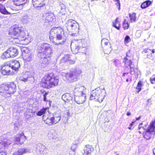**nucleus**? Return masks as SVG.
I'll use <instances>...</instances> for the list:
<instances>
[{"mask_svg": "<svg viewBox=\"0 0 155 155\" xmlns=\"http://www.w3.org/2000/svg\"><path fill=\"white\" fill-rule=\"evenodd\" d=\"M38 56L40 58V62L41 66L47 65L50 62L51 54L53 52L52 46L46 43L39 44L38 46Z\"/></svg>", "mask_w": 155, "mask_h": 155, "instance_id": "obj_1", "label": "nucleus"}, {"mask_svg": "<svg viewBox=\"0 0 155 155\" xmlns=\"http://www.w3.org/2000/svg\"><path fill=\"white\" fill-rule=\"evenodd\" d=\"M49 38L50 41L54 43V39L58 41L55 43L56 45H62L66 40V37L64 35L63 30L60 27H54L50 31Z\"/></svg>", "mask_w": 155, "mask_h": 155, "instance_id": "obj_2", "label": "nucleus"}, {"mask_svg": "<svg viewBox=\"0 0 155 155\" xmlns=\"http://www.w3.org/2000/svg\"><path fill=\"white\" fill-rule=\"evenodd\" d=\"M59 79L53 75V74L50 73L45 75L40 85L44 88L49 89L57 85Z\"/></svg>", "mask_w": 155, "mask_h": 155, "instance_id": "obj_3", "label": "nucleus"}, {"mask_svg": "<svg viewBox=\"0 0 155 155\" xmlns=\"http://www.w3.org/2000/svg\"><path fill=\"white\" fill-rule=\"evenodd\" d=\"M16 84L13 82L9 84H3L0 85V93L3 97H7L11 96L16 92Z\"/></svg>", "mask_w": 155, "mask_h": 155, "instance_id": "obj_4", "label": "nucleus"}, {"mask_svg": "<svg viewBox=\"0 0 155 155\" xmlns=\"http://www.w3.org/2000/svg\"><path fill=\"white\" fill-rule=\"evenodd\" d=\"M86 46V43L84 39L78 40L74 42H72L71 45L72 51L74 54L78 52L85 54L87 50Z\"/></svg>", "mask_w": 155, "mask_h": 155, "instance_id": "obj_5", "label": "nucleus"}, {"mask_svg": "<svg viewBox=\"0 0 155 155\" xmlns=\"http://www.w3.org/2000/svg\"><path fill=\"white\" fill-rule=\"evenodd\" d=\"M9 33L13 35L12 38L14 39H18L20 41L26 40L24 29L18 25L14 26L13 29L10 30Z\"/></svg>", "mask_w": 155, "mask_h": 155, "instance_id": "obj_6", "label": "nucleus"}, {"mask_svg": "<svg viewBox=\"0 0 155 155\" xmlns=\"http://www.w3.org/2000/svg\"><path fill=\"white\" fill-rule=\"evenodd\" d=\"M106 91L104 88H101L98 87L93 90L91 92L90 100L96 99L99 102H102L105 97Z\"/></svg>", "mask_w": 155, "mask_h": 155, "instance_id": "obj_7", "label": "nucleus"}, {"mask_svg": "<svg viewBox=\"0 0 155 155\" xmlns=\"http://www.w3.org/2000/svg\"><path fill=\"white\" fill-rule=\"evenodd\" d=\"M81 73V70L77 68L71 69L70 72L65 73L64 75L67 79L70 81H72L76 80Z\"/></svg>", "mask_w": 155, "mask_h": 155, "instance_id": "obj_8", "label": "nucleus"}, {"mask_svg": "<svg viewBox=\"0 0 155 155\" xmlns=\"http://www.w3.org/2000/svg\"><path fill=\"white\" fill-rule=\"evenodd\" d=\"M155 134V119L150 123L145 132L143 133L144 137L147 140L153 137Z\"/></svg>", "mask_w": 155, "mask_h": 155, "instance_id": "obj_9", "label": "nucleus"}, {"mask_svg": "<svg viewBox=\"0 0 155 155\" xmlns=\"http://www.w3.org/2000/svg\"><path fill=\"white\" fill-rule=\"evenodd\" d=\"M18 54V51L16 48L11 47L8 48L3 53L2 58L3 59L14 58L17 56Z\"/></svg>", "mask_w": 155, "mask_h": 155, "instance_id": "obj_10", "label": "nucleus"}, {"mask_svg": "<svg viewBox=\"0 0 155 155\" xmlns=\"http://www.w3.org/2000/svg\"><path fill=\"white\" fill-rule=\"evenodd\" d=\"M86 88L79 84H76L74 89V96L80 95L85 94V93Z\"/></svg>", "mask_w": 155, "mask_h": 155, "instance_id": "obj_11", "label": "nucleus"}, {"mask_svg": "<svg viewBox=\"0 0 155 155\" xmlns=\"http://www.w3.org/2000/svg\"><path fill=\"white\" fill-rule=\"evenodd\" d=\"M130 51H129L128 52H126V57L124 58L123 62L124 63V65L127 68L129 67L130 69V74H134L135 73V71H134V68H132V62L130 61V59H129L127 57H129V54H130Z\"/></svg>", "mask_w": 155, "mask_h": 155, "instance_id": "obj_12", "label": "nucleus"}, {"mask_svg": "<svg viewBox=\"0 0 155 155\" xmlns=\"http://www.w3.org/2000/svg\"><path fill=\"white\" fill-rule=\"evenodd\" d=\"M14 138L16 143L18 145H21L23 143L26 139L23 133L17 134L14 137Z\"/></svg>", "mask_w": 155, "mask_h": 155, "instance_id": "obj_13", "label": "nucleus"}, {"mask_svg": "<svg viewBox=\"0 0 155 155\" xmlns=\"http://www.w3.org/2000/svg\"><path fill=\"white\" fill-rule=\"evenodd\" d=\"M1 73L3 75H8L13 73L11 67L9 66L7 62L2 65L1 70Z\"/></svg>", "mask_w": 155, "mask_h": 155, "instance_id": "obj_14", "label": "nucleus"}, {"mask_svg": "<svg viewBox=\"0 0 155 155\" xmlns=\"http://www.w3.org/2000/svg\"><path fill=\"white\" fill-rule=\"evenodd\" d=\"M21 51L24 52L23 55L24 56V59L27 61H30L32 60L33 57L32 53L29 51L26 48H24L21 49Z\"/></svg>", "mask_w": 155, "mask_h": 155, "instance_id": "obj_15", "label": "nucleus"}, {"mask_svg": "<svg viewBox=\"0 0 155 155\" xmlns=\"http://www.w3.org/2000/svg\"><path fill=\"white\" fill-rule=\"evenodd\" d=\"M12 1L15 6L18 7L16 8L18 11L22 9L24 5L28 2L29 0H12Z\"/></svg>", "mask_w": 155, "mask_h": 155, "instance_id": "obj_16", "label": "nucleus"}, {"mask_svg": "<svg viewBox=\"0 0 155 155\" xmlns=\"http://www.w3.org/2000/svg\"><path fill=\"white\" fill-rule=\"evenodd\" d=\"M7 63L11 67L12 71L13 70L15 71H17L20 67L19 62L16 60L10 61Z\"/></svg>", "mask_w": 155, "mask_h": 155, "instance_id": "obj_17", "label": "nucleus"}, {"mask_svg": "<svg viewBox=\"0 0 155 155\" xmlns=\"http://www.w3.org/2000/svg\"><path fill=\"white\" fill-rule=\"evenodd\" d=\"M33 73H31L30 75L28 74H23L21 76L18 78L19 80L25 82L30 81H33L34 80Z\"/></svg>", "mask_w": 155, "mask_h": 155, "instance_id": "obj_18", "label": "nucleus"}, {"mask_svg": "<svg viewBox=\"0 0 155 155\" xmlns=\"http://www.w3.org/2000/svg\"><path fill=\"white\" fill-rule=\"evenodd\" d=\"M101 44L102 46L104 45V46L105 49H107V51L105 50L104 51V53L108 54V53H110V52L111 46L110 43H108V41L107 39L104 38L102 40Z\"/></svg>", "mask_w": 155, "mask_h": 155, "instance_id": "obj_19", "label": "nucleus"}, {"mask_svg": "<svg viewBox=\"0 0 155 155\" xmlns=\"http://www.w3.org/2000/svg\"><path fill=\"white\" fill-rule=\"evenodd\" d=\"M71 29L69 31V34L72 36H76L79 31V26L77 22L73 25Z\"/></svg>", "mask_w": 155, "mask_h": 155, "instance_id": "obj_20", "label": "nucleus"}, {"mask_svg": "<svg viewBox=\"0 0 155 155\" xmlns=\"http://www.w3.org/2000/svg\"><path fill=\"white\" fill-rule=\"evenodd\" d=\"M3 136L1 137V142H0V149L7 148L11 143V140L7 139H4Z\"/></svg>", "mask_w": 155, "mask_h": 155, "instance_id": "obj_21", "label": "nucleus"}, {"mask_svg": "<svg viewBox=\"0 0 155 155\" xmlns=\"http://www.w3.org/2000/svg\"><path fill=\"white\" fill-rule=\"evenodd\" d=\"M86 94L74 96V100L78 104H82L86 100Z\"/></svg>", "mask_w": 155, "mask_h": 155, "instance_id": "obj_22", "label": "nucleus"}, {"mask_svg": "<svg viewBox=\"0 0 155 155\" xmlns=\"http://www.w3.org/2000/svg\"><path fill=\"white\" fill-rule=\"evenodd\" d=\"M30 151V149L29 148H19L15 150L13 155H22Z\"/></svg>", "mask_w": 155, "mask_h": 155, "instance_id": "obj_23", "label": "nucleus"}, {"mask_svg": "<svg viewBox=\"0 0 155 155\" xmlns=\"http://www.w3.org/2000/svg\"><path fill=\"white\" fill-rule=\"evenodd\" d=\"M43 120L46 124L49 125H51L55 124L52 116L44 115L43 116Z\"/></svg>", "mask_w": 155, "mask_h": 155, "instance_id": "obj_24", "label": "nucleus"}, {"mask_svg": "<svg viewBox=\"0 0 155 155\" xmlns=\"http://www.w3.org/2000/svg\"><path fill=\"white\" fill-rule=\"evenodd\" d=\"M46 0H32V3L34 6L38 8L39 7H41L45 4Z\"/></svg>", "mask_w": 155, "mask_h": 155, "instance_id": "obj_25", "label": "nucleus"}, {"mask_svg": "<svg viewBox=\"0 0 155 155\" xmlns=\"http://www.w3.org/2000/svg\"><path fill=\"white\" fill-rule=\"evenodd\" d=\"M44 19H45V22L52 21L55 19V17L52 13H46L43 15Z\"/></svg>", "mask_w": 155, "mask_h": 155, "instance_id": "obj_26", "label": "nucleus"}, {"mask_svg": "<svg viewBox=\"0 0 155 155\" xmlns=\"http://www.w3.org/2000/svg\"><path fill=\"white\" fill-rule=\"evenodd\" d=\"M77 22L76 21L71 19L67 20L65 24V26L68 31H69L70 30H71L72 27Z\"/></svg>", "mask_w": 155, "mask_h": 155, "instance_id": "obj_27", "label": "nucleus"}, {"mask_svg": "<svg viewBox=\"0 0 155 155\" xmlns=\"http://www.w3.org/2000/svg\"><path fill=\"white\" fill-rule=\"evenodd\" d=\"M61 63H63L64 62H68L70 64H72L74 63L75 61L72 60L71 56L67 54L65 55L60 60Z\"/></svg>", "mask_w": 155, "mask_h": 155, "instance_id": "obj_28", "label": "nucleus"}, {"mask_svg": "<svg viewBox=\"0 0 155 155\" xmlns=\"http://www.w3.org/2000/svg\"><path fill=\"white\" fill-rule=\"evenodd\" d=\"M94 149L92 146L89 145H86L84 149V153L82 155H91V152L93 151Z\"/></svg>", "mask_w": 155, "mask_h": 155, "instance_id": "obj_29", "label": "nucleus"}, {"mask_svg": "<svg viewBox=\"0 0 155 155\" xmlns=\"http://www.w3.org/2000/svg\"><path fill=\"white\" fill-rule=\"evenodd\" d=\"M47 149L45 146L43 145L41 143H38L37 145L36 150L39 151L41 153H45L46 152Z\"/></svg>", "mask_w": 155, "mask_h": 155, "instance_id": "obj_30", "label": "nucleus"}, {"mask_svg": "<svg viewBox=\"0 0 155 155\" xmlns=\"http://www.w3.org/2000/svg\"><path fill=\"white\" fill-rule=\"evenodd\" d=\"M52 118L55 124L58 123L61 119V114L59 113L55 112L52 114Z\"/></svg>", "mask_w": 155, "mask_h": 155, "instance_id": "obj_31", "label": "nucleus"}, {"mask_svg": "<svg viewBox=\"0 0 155 155\" xmlns=\"http://www.w3.org/2000/svg\"><path fill=\"white\" fill-rule=\"evenodd\" d=\"M62 99L66 102H68L72 100V97L70 94L66 93L63 94L62 96Z\"/></svg>", "mask_w": 155, "mask_h": 155, "instance_id": "obj_32", "label": "nucleus"}, {"mask_svg": "<svg viewBox=\"0 0 155 155\" xmlns=\"http://www.w3.org/2000/svg\"><path fill=\"white\" fill-rule=\"evenodd\" d=\"M57 9H58V12H59L61 13L62 15L65 14L66 9L64 4L62 3H60L57 7Z\"/></svg>", "mask_w": 155, "mask_h": 155, "instance_id": "obj_33", "label": "nucleus"}, {"mask_svg": "<svg viewBox=\"0 0 155 155\" xmlns=\"http://www.w3.org/2000/svg\"><path fill=\"white\" fill-rule=\"evenodd\" d=\"M57 135L55 131L53 130H51L48 135V137L50 139H55L57 137Z\"/></svg>", "mask_w": 155, "mask_h": 155, "instance_id": "obj_34", "label": "nucleus"}, {"mask_svg": "<svg viewBox=\"0 0 155 155\" xmlns=\"http://www.w3.org/2000/svg\"><path fill=\"white\" fill-rule=\"evenodd\" d=\"M33 110L31 109H28L26 111V113H25L26 114L25 118L27 119H28L31 117H32L34 115V113Z\"/></svg>", "mask_w": 155, "mask_h": 155, "instance_id": "obj_35", "label": "nucleus"}, {"mask_svg": "<svg viewBox=\"0 0 155 155\" xmlns=\"http://www.w3.org/2000/svg\"><path fill=\"white\" fill-rule=\"evenodd\" d=\"M0 12L3 14H10L8 10L6 9L5 6L2 4H0Z\"/></svg>", "mask_w": 155, "mask_h": 155, "instance_id": "obj_36", "label": "nucleus"}, {"mask_svg": "<svg viewBox=\"0 0 155 155\" xmlns=\"http://www.w3.org/2000/svg\"><path fill=\"white\" fill-rule=\"evenodd\" d=\"M152 3V2L150 0H147L142 3L141 5V8L144 9L149 7Z\"/></svg>", "mask_w": 155, "mask_h": 155, "instance_id": "obj_37", "label": "nucleus"}, {"mask_svg": "<svg viewBox=\"0 0 155 155\" xmlns=\"http://www.w3.org/2000/svg\"><path fill=\"white\" fill-rule=\"evenodd\" d=\"M113 26L118 30H119L120 24V22L118 21V18H117L115 21L113 22Z\"/></svg>", "mask_w": 155, "mask_h": 155, "instance_id": "obj_38", "label": "nucleus"}, {"mask_svg": "<svg viewBox=\"0 0 155 155\" xmlns=\"http://www.w3.org/2000/svg\"><path fill=\"white\" fill-rule=\"evenodd\" d=\"M48 107H43L42 109L38 111L36 114L38 116H41L46 112V111L48 110Z\"/></svg>", "mask_w": 155, "mask_h": 155, "instance_id": "obj_39", "label": "nucleus"}, {"mask_svg": "<svg viewBox=\"0 0 155 155\" xmlns=\"http://www.w3.org/2000/svg\"><path fill=\"white\" fill-rule=\"evenodd\" d=\"M129 16L131 22L134 21L135 22L136 20V13H133L132 14L129 13Z\"/></svg>", "mask_w": 155, "mask_h": 155, "instance_id": "obj_40", "label": "nucleus"}, {"mask_svg": "<svg viewBox=\"0 0 155 155\" xmlns=\"http://www.w3.org/2000/svg\"><path fill=\"white\" fill-rule=\"evenodd\" d=\"M123 28L124 30L127 29L128 28L129 25L127 20L124 19L123 23Z\"/></svg>", "mask_w": 155, "mask_h": 155, "instance_id": "obj_41", "label": "nucleus"}, {"mask_svg": "<svg viewBox=\"0 0 155 155\" xmlns=\"http://www.w3.org/2000/svg\"><path fill=\"white\" fill-rule=\"evenodd\" d=\"M142 123H141L139 125L138 129L137 130H138V132L139 133L141 134L142 132H143L144 128L142 127Z\"/></svg>", "mask_w": 155, "mask_h": 155, "instance_id": "obj_42", "label": "nucleus"}, {"mask_svg": "<svg viewBox=\"0 0 155 155\" xmlns=\"http://www.w3.org/2000/svg\"><path fill=\"white\" fill-rule=\"evenodd\" d=\"M142 86V84L140 81L138 82L137 84V86L136 87V89L139 90L138 91H136L137 92L139 93L141 90V87Z\"/></svg>", "mask_w": 155, "mask_h": 155, "instance_id": "obj_43", "label": "nucleus"}, {"mask_svg": "<svg viewBox=\"0 0 155 155\" xmlns=\"http://www.w3.org/2000/svg\"><path fill=\"white\" fill-rule=\"evenodd\" d=\"M22 21L24 23H26L28 22V17L26 15H25L22 17Z\"/></svg>", "mask_w": 155, "mask_h": 155, "instance_id": "obj_44", "label": "nucleus"}, {"mask_svg": "<svg viewBox=\"0 0 155 155\" xmlns=\"http://www.w3.org/2000/svg\"><path fill=\"white\" fill-rule=\"evenodd\" d=\"M113 62L114 64L116 67H117L120 64V61L117 59L115 60Z\"/></svg>", "mask_w": 155, "mask_h": 155, "instance_id": "obj_45", "label": "nucleus"}, {"mask_svg": "<svg viewBox=\"0 0 155 155\" xmlns=\"http://www.w3.org/2000/svg\"><path fill=\"white\" fill-rule=\"evenodd\" d=\"M151 51L150 49H149L148 48L145 49H144L143 51H142V53H150Z\"/></svg>", "mask_w": 155, "mask_h": 155, "instance_id": "obj_46", "label": "nucleus"}, {"mask_svg": "<svg viewBox=\"0 0 155 155\" xmlns=\"http://www.w3.org/2000/svg\"><path fill=\"white\" fill-rule=\"evenodd\" d=\"M134 123L135 122L133 121L130 124L129 127H128V128L130 130L133 129L134 127H133V125L134 124Z\"/></svg>", "mask_w": 155, "mask_h": 155, "instance_id": "obj_47", "label": "nucleus"}, {"mask_svg": "<svg viewBox=\"0 0 155 155\" xmlns=\"http://www.w3.org/2000/svg\"><path fill=\"white\" fill-rule=\"evenodd\" d=\"M48 94V92H45V93L43 94V100L45 101H47L46 100V96Z\"/></svg>", "mask_w": 155, "mask_h": 155, "instance_id": "obj_48", "label": "nucleus"}, {"mask_svg": "<svg viewBox=\"0 0 155 155\" xmlns=\"http://www.w3.org/2000/svg\"><path fill=\"white\" fill-rule=\"evenodd\" d=\"M115 5H117V6H118V8L119 10L120 9V1H118L115 3Z\"/></svg>", "mask_w": 155, "mask_h": 155, "instance_id": "obj_49", "label": "nucleus"}, {"mask_svg": "<svg viewBox=\"0 0 155 155\" xmlns=\"http://www.w3.org/2000/svg\"><path fill=\"white\" fill-rule=\"evenodd\" d=\"M150 81L152 84H154V82H155V78H150Z\"/></svg>", "mask_w": 155, "mask_h": 155, "instance_id": "obj_50", "label": "nucleus"}, {"mask_svg": "<svg viewBox=\"0 0 155 155\" xmlns=\"http://www.w3.org/2000/svg\"><path fill=\"white\" fill-rule=\"evenodd\" d=\"M124 40H125V41H130V39L129 36L128 35H127L126 36Z\"/></svg>", "mask_w": 155, "mask_h": 155, "instance_id": "obj_51", "label": "nucleus"}, {"mask_svg": "<svg viewBox=\"0 0 155 155\" xmlns=\"http://www.w3.org/2000/svg\"><path fill=\"white\" fill-rule=\"evenodd\" d=\"M136 33H138L139 34H138V35H137V37L139 38V37L140 35H141V34H140V31H136Z\"/></svg>", "mask_w": 155, "mask_h": 155, "instance_id": "obj_52", "label": "nucleus"}, {"mask_svg": "<svg viewBox=\"0 0 155 155\" xmlns=\"http://www.w3.org/2000/svg\"><path fill=\"white\" fill-rule=\"evenodd\" d=\"M0 155H7L4 152H0Z\"/></svg>", "mask_w": 155, "mask_h": 155, "instance_id": "obj_53", "label": "nucleus"}, {"mask_svg": "<svg viewBox=\"0 0 155 155\" xmlns=\"http://www.w3.org/2000/svg\"><path fill=\"white\" fill-rule=\"evenodd\" d=\"M9 8H10L12 10H15V7H12V6H10Z\"/></svg>", "mask_w": 155, "mask_h": 155, "instance_id": "obj_54", "label": "nucleus"}, {"mask_svg": "<svg viewBox=\"0 0 155 155\" xmlns=\"http://www.w3.org/2000/svg\"><path fill=\"white\" fill-rule=\"evenodd\" d=\"M128 74V73H124L123 74V76H125L126 75H127V74Z\"/></svg>", "mask_w": 155, "mask_h": 155, "instance_id": "obj_55", "label": "nucleus"}, {"mask_svg": "<svg viewBox=\"0 0 155 155\" xmlns=\"http://www.w3.org/2000/svg\"><path fill=\"white\" fill-rule=\"evenodd\" d=\"M141 118V117L140 116L136 118V121L139 120L140 118Z\"/></svg>", "mask_w": 155, "mask_h": 155, "instance_id": "obj_56", "label": "nucleus"}, {"mask_svg": "<svg viewBox=\"0 0 155 155\" xmlns=\"http://www.w3.org/2000/svg\"><path fill=\"white\" fill-rule=\"evenodd\" d=\"M130 113L129 112H128L127 113V116H129L130 115Z\"/></svg>", "mask_w": 155, "mask_h": 155, "instance_id": "obj_57", "label": "nucleus"}, {"mask_svg": "<svg viewBox=\"0 0 155 155\" xmlns=\"http://www.w3.org/2000/svg\"><path fill=\"white\" fill-rule=\"evenodd\" d=\"M124 42L125 44H126V43H128L129 42V41H125V40H124Z\"/></svg>", "mask_w": 155, "mask_h": 155, "instance_id": "obj_58", "label": "nucleus"}, {"mask_svg": "<svg viewBox=\"0 0 155 155\" xmlns=\"http://www.w3.org/2000/svg\"><path fill=\"white\" fill-rule=\"evenodd\" d=\"M153 152L154 154L155 155V148L153 149Z\"/></svg>", "mask_w": 155, "mask_h": 155, "instance_id": "obj_59", "label": "nucleus"}, {"mask_svg": "<svg viewBox=\"0 0 155 155\" xmlns=\"http://www.w3.org/2000/svg\"><path fill=\"white\" fill-rule=\"evenodd\" d=\"M152 51V53H153V54L155 52L154 49L152 50V51Z\"/></svg>", "mask_w": 155, "mask_h": 155, "instance_id": "obj_60", "label": "nucleus"}, {"mask_svg": "<svg viewBox=\"0 0 155 155\" xmlns=\"http://www.w3.org/2000/svg\"><path fill=\"white\" fill-rule=\"evenodd\" d=\"M151 100L150 99H149L147 101V102L148 103H149L150 101Z\"/></svg>", "mask_w": 155, "mask_h": 155, "instance_id": "obj_61", "label": "nucleus"}, {"mask_svg": "<svg viewBox=\"0 0 155 155\" xmlns=\"http://www.w3.org/2000/svg\"><path fill=\"white\" fill-rule=\"evenodd\" d=\"M71 149L72 150L73 152H74V151H75V149H72V147L71 148Z\"/></svg>", "mask_w": 155, "mask_h": 155, "instance_id": "obj_62", "label": "nucleus"}, {"mask_svg": "<svg viewBox=\"0 0 155 155\" xmlns=\"http://www.w3.org/2000/svg\"><path fill=\"white\" fill-rule=\"evenodd\" d=\"M24 94H27V92H24Z\"/></svg>", "mask_w": 155, "mask_h": 155, "instance_id": "obj_63", "label": "nucleus"}, {"mask_svg": "<svg viewBox=\"0 0 155 155\" xmlns=\"http://www.w3.org/2000/svg\"><path fill=\"white\" fill-rule=\"evenodd\" d=\"M5 0H0V1H1V2H4L5 1Z\"/></svg>", "mask_w": 155, "mask_h": 155, "instance_id": "obj_64", "label": "nucleus"}]
</instances>
